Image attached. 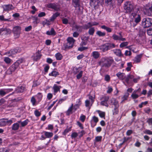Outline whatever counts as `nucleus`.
I'll return each mask as SVG.
<instances>
[{
  "instance_id": "6e6d98bb",
  "label": "nucleus",
  "mask_w": 152,
  "mask_h": 152,
  "mask_svg": "<svg viewBox=\"0 0 152 152\" xmlns=\"http://www.w3.org/2000/svg\"><path fill=\"white\" fill-rule=\"evenodd\" d=\"M6 93L4 89L0 90V95L3 96L6 94Z\"/></svg>"
},
{
  "instance_id": "c85d7f7f",
  "label": "nucleus",
  "mask_w": 152,
  "mask_h": 152,
  "mask_svg": "<svg viewBox=\"0 0 152 152\" xmlns=\"http://www.w3.org/2000/svg\"><path fill=\"white\" fill-rule=\"evenodd\" d=\"M28 122V120L27 119L24 121H18V122L19 123V124H20V126L24 127L27 124Z\"/></svg>"
},
{
  "instance_id": "b1692460",
  "label": "nucleus",
  "mask_w": 152,
  "mask_h": 152,
  "mask_svg": "<svg viewBox=\"0 0 152 152\" xmlns=\"http://www.w3.org/2000/svg\"><path fill=\"white\" fill-rule=\"evenodd\" d=\"M92 55L94 58L97 59L99 57L100 54L98 52L94 51L92 52Z\"/></svg>"
},
{
  "instance_id": "5701e85b",
  "label": "nucleus",
  "mask_w": 152,
  "mask_h": 152,
  "mask_svg": "<svg viewBox=\"0 0 152 152\" xmlns=\"http://www.w3.org/2000/svg\"><path fill=\"white\" fill-rule=\"evenodd\" d=\"M60 15V13L58 12H57L54 14L50 18V21H53L57 17L59 16Z\"/></svg>"
},
{
  "instance_id": "2f4dec72",
  "label": "nucleus",
  "mask_w": 152,
  "mask_h": 152,
  "mask_svg": "<svg viewBox=\"0 0 152 152\" xmlns=\"http://www.w3.org/2000/svg\"><path fill=\"white\" fill-rule=\"evenodd\" d=\"M36 56L34 57V59L35 61H37L40 58L42 55L39 52L36 53Z\"/></svg>"
},
{
  "instance_id": "3c124183",
  "label": "nucleus",
  "mask_w": 152,
  "mask_h": 152,
  "mask_svg": "<svg viewBox=\"0 0 152 152\" xmlns=\"http://www.w3.org/2000/svg\"><path fill=\"white\" fill-rule=\"evenodd\" d=\"M62 20L63 23L65 24H67L69 22L68 19L66 18H64L62 19Z\"/></svg>"
},
{
  "instance_id": "412c9836",
  "label": "nucleus",
  "mask_w": 152,
  "mask_h": 152,
  "mask_svg": "<svg viewBox=\"0 0 152 152\" xmlns=\"http://www.w3.org/2000/svg\"><path fill=\"white\" fill-rule=\"evenodd\" d=\"M4 32H5V34L7 33H10V29H7L6 28H2L0 29V35L2 34H4Z\"/></svg>"
},
{
  "instance_id": "6e6552de",
  "label": "nucleus",
  "mask_w": 152,
  "mask_h": 152,
  "mask_svg": "<svg viewBox=\"0 0 152 152\" xmlns=\"http://www.w3.org/2000/svg\"><path fill=\"white\" fill-rule=\"evenodd\" d=\"M21 50L20 48H17L15 49H12L10 51L5 53L4 54L7 55L8 56H10L17 53L20 52Z\"/></svg>"
},
{
  "instance_id": "680f3d73",
  "label": "nucleus",
  "mask_w": 152,
  "mask_h": 152,
  "mask_svg": "<svg viewBox=\"0 0 152 152\" xmlns=\"http://www.w3.org/2000/svg\"><path fill=\"white\" fill-rule=\"evenodd\" d=\"M34 114L37 117L39 116L41 114L40 112L39 111L37 110H36L34 112Z\"/></svg>"
},
{
  "instance_id": "49530a36",
  "label": "nucleus",
  "mask_w": 152,
  "mask_h": 152,
  "mask_svg": "<svg viewBox=\"0 0 152 152\" xmlns=\"http://www.w3.org/2000/svg\"><path fill=\"white\" fill-rule=\"evenodd\" d=\"M131 96L133 99H135L138 98L139 96L138 95L136 94L135 92L134 91L132 94Z\"/></svg>"
},
{
  "instance_id": "774afa93",
  "label": "nucleus",
  "mask_w": 152,
  "mask_h": 152,
  "mask_svg": "<svg viewBox=\"0 0 152 152\" xmlns=\"http://www.w3.org/2000/svg\"><path fill=\"white\" fill-rule=\"evenodd\" d=\"M0 152H10V150L3 148L0 149Z\"/></svg>"
},
{
  "instance_id": "423d86ee",
  "label": "nucleus",
  "mask_w": 152,
  "mask_h": 152,
  "mask_svg": "<svg viewBox=\"0 0 152 152\" xmlns=\"http://www.w3.org/2000/svg\"><path fill=\"white\" fill-rule=\"evenodd\" d=\"M142 25L145 28L150 27L152 25V19L148 18H143L142 21Z\"/></svg>"
},
{
  "instance_id": "bb28decb",
  "label": "nucleus",
  "mask_w": 152,
  "mask_h": 152,
  "mask_svg": "<svg viewBox=\"0 0 152 152\" xmlns=\"http://www.w3.org/2000/svg\"><path fill=\"white\" fill-rule=\"evenodd\" d=\"M134 78V76L133 75H129L127 76L125 79L127 83H129L130 80Z\"/></svg>"
},
{
  "instance_id": "f704fd0d",
  "label": "nucleus",
  "mask_w": 152,
  "mask_h": 152,
  "mask_svg": "<svg viewBox=\"0 0 152 152\" xmlns=\"http://www.w3.org/2000/svg\"><path fill=\"white\" fill-rule=\"evenodd\" d=\"M6 125L5 119L0 120V126H4Z\"/></svg>"
},
{
  "instance_id": "69168bd1",
  "label": "nucleus",
  "mask_w": 152,
  "mask_h": 152,
  "mask_svg": "<svg viewBox=\"0 0 152 152\" xmlns=\"http://www.w3.org/2000/svg\"><path fill=\"white\" fill-rule=\"evenodd\" d=\"M75 28L76 29H77V30L78 31H80V32L82 31V26H79L76 25L75 26Z\"/></svg>"
},
{
  "instance_id": "f3484780",
  "label": "nucleus",
  "mask_w": 152,
  "mask_h": 152,
  "mask_svg": "<svg viewBox=\"0 0 152 152\" xmlns=\"http://www.w3.org/2000/svg\"><path fill=\"white\" fill-rule=\"evenodd\" d=\"M142 54H139L136 56L134 59V63H138L140 62L141 61V59L142 57Z\"/></svg>"
},
{
  "instance_id": "1a4fd4ad",
  "label": "nucleus",
  "mask_w": 152,
  "mask_h": 152,
  "mask_svg": "<svg viewBox=\"0 0 152 152\" xmlns=\"http://www.w3.org/2000/svg\"><path fill=\"white\" fill-rule=\"evenodd\" d=\"M18 66L14 63L7 70V72L9 74H11L18 67Z\"/></svg>"
},
{
  "instance_id": "8fccbe9b",
  "label": "nucleus",
  "mask_w": 152,
  "mask_h": 152,
  "mask_svg": "<svg viewBox=\"0 0 152 152\" xmlns=\"http://www.w3.org/2000/svg\"><path fill=\"white\" fill-rule=\"evenodd\" d=\"M23 61V60L22 59H20L17 60L15 62V64H16L19 66V64L22 63Z\"/></svg>"
},
{
  "instance_id": "e433bc0d",
  "label": "nucleus",
  "mask_w": 152,
  "mask_h": 152,
  "mask_svg": "<svg viewBox=\"0 0 152 152\" xmlns=\"http://www.w3.org/2000/svg\"><path fill=\"white\" fill-rule=\"evenodd\" d=\"M97 112L99 116L100 117L102 118L104 117L105 115V113L104 112L100 110H98L97 111Z\"/></svg>"
},
{
  "instance_id": "7ed1b4c3",
  "label": "nucleus",
  "mask_w": 152,
  "mask_h": 152,
  "mask_svg": "<svg viewBox=\"0 0 152 152\" xmlns=\"http://www.w3.org/2000/svg\"><path fill=\"white\" fill-rule=\"evenodd\" d=\"M130 17L135 22V23L133 24V26H135L141 20V14L137 11L136 12H135L132 13L130 15Z\"/></svg>"
},
{
  "instance_id": "37998d69",
  "label": "nucleus",
  "mask_w": 152,
  "mask_h": 152,
  "mask_svg": "<svg viewBox=\"0 0 152 152\" xmlns=\"http://www.w3.org/2000/svg\"><path fill=\"white\" fill-rule=\"evenodd\" d=\"M129 44V42H124L121 43L120 45V48H123L127 46Z\"/></svg>"
},
{
  "instance_id": "ddd939ff",
  "label": "nucleus",
  "mask_w": 152,
  "mask_h": 152,
  "mask_svg": "<svg viewBox=\"0 0 152 152\" xmlns=\"http://www.w3.org/2000/svg\"><path fill=\"white\" fill-rule=\"evenodd\" d=\"M48 7L52 8L56 11H58L60 10L59 6L54 4H49L48 5Z\"/></svg>"
},
{
  "instance_id": "f8f14e48",
  "label": "nucleus",
  "mask_w": 152,
  "mask_h": 152,
  "mask_svg": "<svg viewBox=\"0 0 152 152\" xmlns=\"http://www.w3.org/2000/svg\"><path fill=\"white\" fill-rule=\"evenodd\" d=\"M2 8L4 11H10L13 9V6L12 4L4 5L2 6Z\"/></svg>"
},
{
  "instance_id": "72a5a7b5",
  "label": "nucleus",
  "mask_w": 152,
  "mask_h": 152,
  "mask_svg": "<svg viewBox=\"0 0 152 152\" xmlns=\"http://www.w3.org/2000/svg\"><path fill=\"white\" fill-rule=\"evenodd\" d=\"M56 59L57 60H61L62 58V56L60 53H57L55 55Z\"/></svg>"
},
{
  "instance_id": "58836bf2",
  "label": "nucleus",
  "mask_w": 152,
  "mask_h": 152,
  "mask_svg": "<svg viewBox=\"0 0 152 152\" xmlns=\"http://www.w3.org/2000/svg\"><path fill=\"white\" fill-rule=\"evenodd\" d=\"M112 108L114 109L113 110V115H116L118 113V107H113L112 106Z\"/></svg>"
},
{
  "instance_id": "13d9d810",
  "label": "nucleus",
  "mask_w": 152,
  "mask_h": 152,
  "mask_svg": "<svg viewBox=\"0 0 152 152\" xmlns=\"http://www.w3.org/2000/svg\"><path fill=\"white\" fill-rule=\"evenodd\" d=\"M108 90L107 91V93L108 94L110 93L113 90L112 88L110 86H108L107 88Z\"/></svg>"
},
{
  "instance_id": "393cba45",
  "label": "nucleus",
  "mask_w": 152,
  "mask_h": 152,
  "mask_svg": "<svg viewBox=\"0 0 152 152\" xmlns=\"http://www.w3.org/2000/svg\"><path fill=\"white\" fill-rule=\"evenodd\" d=\"M116 76L120 80H123L125 77V74L124 73L118 72L116 74Z\"/></svg>"
},
{
  "instance_id": "864d4df0",
  "label": "nucleus",
  "mask_w": 152,
  "mask_h": 152,
  "mask_svg": "<svg viewBox=\"0 0 152 152\" xmlns=\"http://www.w3.org/2000/svg\"><path fill=\"white\" fill-rule=\"evenodd\" d=\"M102 137L101 136H98L96 137L95 138V141L96 142L101 141L102 139Z\"/></svg>"
},
{
  "instance_id": "c756f323",
  "label": "nucleus",
  "mask_w": 152,
  "mask_h": 152,
  "mask_svg": "<svg viewBox=\"0 0 152 152\" xmlns=\"http://www.w3.org/2000/svg\"><path fill=\"white\" fill-rule=\"evenodd\" d=\"M101 28L104 30H105L108 32H111L112 31L111 28L106 26L105 25H103L101 26Z\"/></svg>"
},
{
  "instance_id": "aec40b11",
  "label": "nucleus",
  "mask_w": 152,
  "mask_h": 152,
  "mask_svg": "<svg viewBox=\"0 0 152 152\" xmlns=\"http://www.w3.org/2000/svg\"><path fill=\"white\" fill-rule=\"evenodd\" d=\"M25 89V87L24 86H21L17 88L16 90L14 92L17 93H20L23 92Z\"/></svg>"
},
{
  "instance_id": "6ab92c4d",
  "label": "nucleus",
  "mask_w": 152,
  "mask_h": 152,
  "mask_svg": "<svg viewBox=\"0 0 152 152\" xmlns=\"http://www.w3.org/2000/svg\"><path fill=\"white\" fill-rule=\"evenodd\" d=\"M46 34L48 35L53 36H54L56 34V32L53 28H52L50 31H47Z\"/></svg>"
},
{
  "instance_id": "9b49d317",
  "label": "nucleus",
  "mask_w": 152,
  "mask_h": 152,
  "mask_svg": "<svg viewBox=\"0 0 152 152\" xmlns=\"http://www.w3.org/2000/svg\"><path fill=\"white\" fill-rule=\"evenodd\" d=\"M113 39L115 41H124L126 40V39L123 37H121L116 35L115 34H113L112 37Z\"/></svg>"
},
{
  "instance_id": "c03bdc74",
  "label": "nucleus",
  "mask_w": 152,
  "mask_h": 152,
  "mask_svg": "<svg viewBox=\"0 0 152 152\" xmlns=\"http://www.w3.org/2000/svg\"><path fill=\"white\" fill-rule=\"evenodd\" d=\"M72 126L69 127H67L64 131L63 134L66 135L67 133L71 131Z\"/></svg>"
},
{
  "instance_id": "4468645a",
  "label": "nucleus",
  "mask_w": 152,
  "mask_h": 152,
  "mask_svg": "<svg viewBox=\"0 0 152 152\" xmlns=\"http://www.w3.org/2000/svg\"><path fill=\"white\" fill-rule=\"evenodd\" d=\"M21 30V27L20 26H17L13 28V31L15 34H19L20 33Z\"/></svg>"
},
{
  "instance_id": "0eeeda50",
  "label": "nucleus",
  "mask_w": 152,
  "mask_h": 152,
  "mask_svg": "<svg viewBox=\"0 0 152 152\" xmlns=\"http://www.w3.org/2000/svg\"><path fill=\"white\" fill-rule=\"evenodd\" d=\"M143 10L146 15L148 16L152 15V4L148 3L144 7Z\"/></svg>"
},
{
  "instance_id": "79ce46f5",
  "label": "nucleus",
  "mask_w": 152,
  "mask_h": 152,
  "mask_svg": "<svg viewBox=\"0 0 152 152\" xmlns=\"http://www.w3.org/2000/svg\"><path fill=\"white\" fill-rule=\"evenodd\" d=\"M37 99L39 101H40L42 97V95L41 93H39L36 95Z\"/></svg>"
},
{
  "instance_id": "f257e3e1",
  "label": "nucleus",
  "mask_w": 152,
  "mask_h": 152,
  "mask_svg": "<svg viewBox=\"0 0 152 152\" xmlns=\"http://www.w3.org/2000/svg\"><path fill=\"white\" fill-rule=\"evenodd\" d=\"M114 61L111 57H105L101 58L99 62V65L103 66L108 67Z\"/></svg>"
},
{
  "instance_id": "de8ad7c7",
  "label": "nucleus",
  "mask_w": 152,
  "mask_h": 152,
  "mask_svg": "<svg viewBox=\"0 0 152 152\" xmlns=\"http://www.w3.org/2000/svg\"><path fill=\"white\" fill-rule=\"evenodd\" d=\"M6 125H8L9 126L11 125L12 123V119L9 120L7 119H5Z\"/></svg>"
},
{
  "instance_id": "0e129e2a",
  "label": "nucleus",
  "mask_w": 152,
  "mask_h": 152,
  "mask_svg": "<svg viewBox=\"0 0 152 152\" xmlns=\"http://www.w3.org/2000/svg\"><path fill=\"white\" fill-rule=\"evenodd\" d=\"M110 80V77L108 75H106L104 77V80L107 81L109 82Z\"/></svg>"
},
{
  "instance_id": "338daca9",
  "label": "nucleus",
  "mask_w": 152,
  "mask_h": 152,
  "mask_svg": "<svg viewBox=\"0 0 152 152\" xmlns=\"http://www.w3.org/2000/svg\"><path fill=\"white\" fill-rule=\"evenodd\" d=\"M152 95V90H149L147 93V97H150Z\"/></svg>"
},
{
  "instance_id": "a878e982",
  "label": "nucleus",
  "mask_w": 152,
  "mask_h": 152,
  "mask_svg": "<svg viewBox=\"0 0 152 152\" xmlns=\"http://www.w3.org/2000/svg\"><path fill=\"white\" fill-rule=\"evenodd\" d=\"M43 132L44 133L45 135V136L46 138H50L53 135V134L52 132L46 131H44Z\"/></svg>"
},
{
  "instance_id": "ea45409f",
  "label": "nucleus",
  "mask_w": 152,
  "mask_h": 152,
  "mask_svg": "<svg viewBox=\"0 0 152 152\" xmlns=\"http://www.w3.org/2000/svg\"><path fill=\"white\" fill-rule=\"evenodd\" d=\"M96 34L99 37H104L105 35V33L102 32L101 31H98L96 32Z\"/></svg>"
},
{
  "instance_id": "a211bd4d",
  "label": "nucleus",
  "mask_w": 152,
  "mask_h": 152,
  "mask_svg": "<svg viewBox=\"0 0 152 152\" xmlns=\"http://www.w3.org/2000/svg\"><path fill=\"white\" fill-rule=\"evenodd\" d=\"M72 4L75 8L79 7L80 5V0H72Z\"/></svg>"
},
{
  "instance_id": "473e14b6",
  "label": "nucleus",
  "mask_w": 152,
  "mask_h": 152,
  "mask_svg": "<svg viewBox=\"0 0 152 152\" xmlns=\"http://www.w3.org/2000/svg\"><path fill=\"white\" fill-rule=\"evenodd\" d=\"M59 75L58 72L53 70L50 73H49V75L50 76L56 77Z\"/></svg>"
},
{
  "instance_id": "e2e57ef3",
  "label": "nucleus",
  "mask_w": 152,
  "mask_h": 152,
  "mask_svg": "<svg viewBox=\"0 0 152 152\" xmlns=\"http://www.w3.org/2000/svg\"><path fill=\"white\" fill-rule=\"evenodd\" d=\"M4 89L5 90V91L6 94L12 91L13 90V89L12 88H8V89Z\"/></svg>"
},
{
  "instance_id": "39448f33",
  "label": "nucleus",
  "mask_w": 152,
  "mask_h": 152,
  "mask_svg": "<svg viewBox=\"0 0 152 152\" xmlns=\"http://www.w3.org/2000/svg\"><path fill=\"white\" fill-rule=\"evenodd\" d=\"M67 43L64 45V49H69L73 47L75 40L72 37H68L66 39Z\"/></svg>"
},
{
  "instance_id": "5fc2aeb1",
  "label": "nucleus",
  "mask_w": 152,
  "mask_h": 152,
  "mask_svg": "<svg viewBox=\"0 0 152 152\" xmlns=\"http://www.w3.org/2000/svg\"><path fill=\"white\" fill-rule=\"evenodd\" d=\"M147 33L149 35H152V28H150L147 29Z\"/></svg>"
},
{
  "instance_id": "603ef678",
  "label": "nucleus",
  "mask_w": 152,
  "mask_h": 152,
  "mask_svg": "<svg viewBox=\"0 0 152 152\" xmlns=\"http://www.w3.org/2000/svg\"><path fill=\"white\" fill-rule=\"evenodd\" d=\"M31 102L32 103L33 105H34L35 104L36 102V100L35 99L34 96H32L31 99Z\"/></svg>"
},
{
  "instance_id": "20e7f679",
  "label": "nucleus",
  "mask_w": 152,
  "mask_h": 152,
  "mask_svg": "<svg viewBox=\"0 0 152 152\" xmlns=\"http://www.w3.org/2000/svg\"><path fill=\"white\" fill-rule=\"evenodd\" d=\"M124 8L125 12L130 13L134 10L135 6L132 2L126 1L124 4Z\"/></svg>"
},
{
  "instance_id": "4be33fe9",
  "label": "nucleus",
  "mask_w": 152,
  "mask_h": 152,
  "mask_svg": "<svg viewBox=\"0 0 152 152\" xmlns=\"http://www.w3.org/2000/svg\"><path fill=\"white\" fill-rule=\"evenodd\" d=\"M19 127V124L18 122L17 123L14 124L12 126V129L13 130H18Z\"/></svg>"
},
{
  "instance_id": "cd10ccee",
  "label": "nucleus",
  "mask_w": 152,
  "mask_h": 152,
  "mask_svg": "<svg viewBox=\"0 0 152 152\" xmlns=\"http://www.w3.org/2000/svg\"><path fill=\"white\" fill-rule=\"evenodd\" d=\"M114 53L117 56H122L121 52L120 49H115L113 50Z\"/></svg>"
},
{
  "instance_id": "dca6fc26",
  "label": "nucleus",
  "mask_w": 152,
  "mask_h": 152,
  "mask_svg": "<svg viewBox=\"0 0 152 152\" xmlns=\"http://www.w3.org/2000/svg\"><path fill=\"white\" fill-rule=\"evenodd\" d=\"M98 121L99 119L97 117H96L95 116H93L91 120V126L92 127H94Z\"/></svg>"
},
{
  "instance_id": "9d476101",
  "label": "nucleus",
  "mask_w": 152,
  "mask_h": 152,
  "mask_svg": "<svg viewBox=\"0 0 152 152\" xmlns=\"http://www.w3.org/2000/svg\"><path fill=\"white\" fill-rule=\"evenodd\" d=\"M109 99V97L108 96H104L102 99V101L101 102V104L103 106L108 107V102Z\"/></svg>"
},
{
  "instance_id": "7c9ffc66",
  "label": "nucleus",
  "mask_w": 152,
  "mask_h": 152,
  "mask_svg": "<svg viewBox=\"0 0 152 152\" xmlns=\"http://www.w3.org/2000/svg\"><path fill=\"white\" fill-rule=\"evenodd\" d=\"M73 104H72L71 107L69 108L68 110L66 112V114L67 115H69L70 114L72 113V110L73 109Z\"/></svg>"
},
{
  "instance_id": "a18cd8bd",
  "label": "nucleus",
  "mask_w": 152,
  "mask_h": 152,
  "mask_svg": "<svg viewBox=\"0 0 152 152\" xmlns=\"http://www.w3.org/2000/svg\"><path fill=\"white\" fill-rule=\"evenodd\" d=\"M129 93L128 92H126L125 94V95L123 96L122 98V101H123L124 100L127 99V98L129 96Z\"/></svg>"
},
{
  "instance_id": "4c0bfd02",
  "label": "nucleus",
  "mask_w": 152,
  "mask_h": 152,
  "mask_svg": "<svg viewBox=\"0 0 152 152\" xmlns=\"http://www.w3.org/2000/svg\"><path fill=\"white\" fill-rule=\"evenodd\" d=\"M92 25L91 24V22H89L87 24L85 25L84 26V28L87 29L88 28L92 27Z\"/></svg>"
},
{
  "instance_id": "bf43d9fd",
  "label": "nucleus",
  "mask_w": 152,
  "mask_h": 152,
  "mask_svg": "<svg viewBox=\"0 0 152 152\" xmlns=\"http://www.w3.org/2000/svg\"><path fill=\"white\" fill-rule=\"evenodd\" d=\"M11 59L8 57H5L4 59V61L7 64L10 63L11 62Z\"/></svg>"
},
{
  "instance_id": "09e8293b",
  "label": "nucleus",
  "mask_w": 152,
  "mask_h": 152,
  "mask_svg": "<svg viewBox=\"0 0 152 152\" xmlns=\"http://www.w3.org/2000/svg\"><path fill=\"white\" fill-rule=\"evenodd\" d=\"M78 134L77 132H74L72 133L71 137L72 139L75 138L77 136Z\"/></svg>"
},
{
  "instance_id": "2eb2a0df",
  "label": "nucleus",
  "mask_w": 152,
  "mask_h": 152,
  "mask_svg": "<svg viewBox=\"0 0 152 152\" xmlns=\"http://www.w3.org/2000/svg\"><path fill=\"white\" fill-rule=\"evenodd\" d=\"M110 103L112 105V107H119V104L118 102L114 98H112L110 100Z\"/></svg>"
},
{
  "instance_id": "052dcab7",
  "label": "nucleus",
  "mask_w": 152,
  "mask_h": 152,
  "mask_svg": "<svg viewBox=\"0 0 152 152\" xmlns=\"http://www.w3.org/2000/svg\"><path fill=\"white\" fill-rule=\"evenodd\" d=\"M88 49V48L87 47H81L80 48H78V50L80 51H83L84 50H86Z\"/></svg>"
},
{
  "instance_id": "f03ea898",
  "label": "nucleus",
  "mask_w": 152,
  "mask_h": 152,
  "mask_svg": "<svg viewBox=\"0 0 152 152\" xmlns=\"http://www.w3.org/2000/svg\"><path fill=\"white\" fill-rule=\"evenodd\" d=\"M115 47V45L114 44L107 43L100 46L96 50H100L103 52H105Z\"/></svg>"
},
{
  "instance_id": "a19ab883",
  "label": "nucleus",
  "mask_w": 152,
  "mask_h": 152,
  "mask_svg": "<svg viewBox=\"0 0 152 152\" xmlns=\"http://www.w3.org/2000/svg\"><path fill=\"white\" fill-rule=\"evenodd\" d=\"M60 88L59 86H57L55 84L53 87V89H54V92L55 93L57 92L58 91L60 90Z\"/></svg>"
},
{
  "instance_id": "4d7b16f0",
  "label": "nucleus",
  "mask_w": 152,
  "mask_h": 152,
  "mask_svg": "<svg viewBox=\"0 0 152 152\" xmlns=\"http://www.w3.org/2000/svg\"><path fill=\"white\" fill-rule=\"evenodd\" d=\"M67 98V97L66 96H65L64 97H63L62 99H60L59 100L58 103L59 104H61L62 102L65 101L66 99Z\"/></svg>"
},
{
  "instance_id": "c9c22d12",
  "label": "nucleus",
  "mask_w": 152,
  "mask_h": 152,
  "mask_svg": "<svg viewBox=\"0 0 152 152\" xmlns=\"http://www.w3.org/2000/svg\"><path fill=\"white\" fill-rule=\"evenodd\" d=\"M95 29L94 27L90 28L88 31V33L90 35H93Z\"/></svg>"
}]
</instances>
